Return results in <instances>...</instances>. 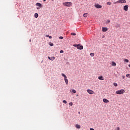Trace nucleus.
Instances as JSON below:
<instances>
[{
  "mask_svg": "<svg viewBox=\"0 0 130 130\" xmlns=\"http://www.w3.org/2000/svg\"><path fill=\"white\" fill-rule=\"evenodd\" d=\"M99 80H102V81L104 80V78L103 76H100L98 78Z\"/></svg>",
  "mask_w": 130,
  "mask_h": 130,
  "instance_id": "11",
  "label": "nucleus"
},
{
  "mask_svg": "<svg viewBox=\"0 0 130 130\" xmlns=\"http://www.w3.org/2000/svg\"><path fill=\"white\" fill-rule=\"evenodd\" d=\"M54 59H55V57L54 56L51 57L50 60H54Z\"/></svg>",
  "mask_w": 130,
  "mask_h": 130,
  "instance_id": "17",
  "label": "nucleus"
},
{
  "mask_svg": "<svg viewBox=\"0 0 130 130\" xmlns=\"http://www.w3.org/2000/svg\"><path fill=\"white\" fill-rule=\"evenodd\" d=\"M71 35H73V36H75L76 33H75V32H72V33L71 34Z\"/></svg>",
  "mask_w": 130,
  "mask_h": 130,
  "instance_id": "27",
  "label": "nucleus"
},
{
  "mask_svg": "<svg viewBox=\"0 0 130 130\" xmlns=\"http://www.w3.org/2000/svg\"><path fill=\"white\" fill-rule=\"evenodd\" d=\"M36 6H37V7H39L40 8H42V5L39 3H36Z\"/></svg>",
  "mask_w": 130,
  "mask_h": 130,
  "instance_id": "9",
  "label": "nucleus"
},
{
  "mask_svg": "<svg viewBox=\"0 0 130 130\" xmlns=\"http://www.w3.org/2000/svg\"><path fill=\"white\" fill-rule=\"evenodd\" d=\"M113 85H114V86H115V87H117V83H113Z\"/></svg>",
  "mask_w": 130,
  "mask_h": 130,
  "instance_id": "21",
  "label": "nucleus"
},
{
  "mask_svg": "<svg viewBox=\"0 0 130 130\" xmlns=\"http://www.w3.org/2000/svg\"><path fill=\"white\" fill-rule=\"evenodd\" d=\"M63 5L65 7H72L73 3L72 2H64L63 3Z\"/></svg>",
  "mask_w": 130,
  "mask_h": 130,
  "instance_id": "1",
  "label": "nucleus"
},
{
  "mask_svg": "<svg viewBox=\"0 0 130 130\" xmlns=\"http://www.w3.org/2000/svg\"><path fill=\"white\" fill-rule=\"evenodd\" d=\"M61 76H62V77H64L65 83H66V85H68L69 84V80H68V79H67V76L66 75H64V74H63V73L61 74Z\"/></svg>",
  "mask_w": 130,
  "mask_h": 130,
  "instance_id": "4",
  "label": "nucleus"
},
{
  "mask_svg": "<svg viewBox=\"0 0 130 130\" xmlns=\"http://www.w3.org/2000/svg\"><path fill=\"white\" fill-rule=\"evenodd\" d=\"M73 46H74V47H77V48L78 49H80V50H82V49L83 48V46L80 44L73 45Z\"/></svg>",
  "mask_w": 130,
  "mask_h": 130,
  "instance_id": "2",
  "label": "nucleus"
},
{
  "mask_svg": "<svg viewBox=\"0 0 130 130\" xmlns=\"http://www.w3.org/2000/svg\"><path fill=\"white\" fill-rule=\"evenodd\" d=\"M48 58H49V59H50V60L51 59V57H49V56L48 57Z\"/></svg>",
  "mask_w": 130,
  "mask_h": 130,
  "instance_id": "36",
  "label": "nucleus"
},
{
  "mask_svg": "<svg viewBox=\"0 0 130 130\" xmlns=\"http://www.w3.org/2000/svg\"><path fill=\"white\" fill-rule=\"evenodd\" d=\"M38 16H39L38 13H36L35 14V18H38Z\"/></svg>",
  "mask_w": 130,
  "mask_h": 130,
  "instance_id": "16",
  "label": "nucleus"
},
{
  "mask_svg": "<svg viewBox=\"0 0 130 130\" xmlns=\"http://www.w3.org/2000/svg\"><path fill=\"white\" fill-rule=\"evenodd\" d=\"M117 3L119 4H125L126 3V1L125 0H119Z\"/></svg>",
  "mask_w": 130,
  "mask_h": 130,
  "instance_id": "5",
  "label": "nucleus"
},
{
  "mask_svg": "<svg viewBox=\"0 0 130 130\" xmlns=\"http://www.w3.org/2000/svg\"><path fill=\"white\" fill-rule=\"evenodd\" d=\"M108 30V28L107 27H103L102 28V31L103 32H106Z\"/></svg>",
  "mask_w": 130,
  "mask_h": 130,
  "instance_id": "10",
  "label": "nucleus"
},
{
  "mask_svg": "<svg viewBox=\"0 0 130 130\" xmlns=\"http://www.w3.org/2000/svg\"><path fill=\"white\" fill-rule=\"evenodd\" d=\"M117 130H120V128H119V127H118L117 128H116Z\"/></svg>",
  "mask_w": 130,
  "mask_h": 130,
  "instance_id": "32",
  "label": "nucleus"
},
{
  "mask_svg": "<svg viewBox=\"0 0 130 130\" xmlns=\"http://www.w3.org/2000/svg\"><path fill=\"white\" fill-rule=\"evenodd\" d=\"M44 1V2H46V0H43Z\"/></svg>",
  "mask_w": 130,
  "mask_h": 130,
  "instance_id": "37",
  "label": "nucleus"
},
{
  "mask_svg": "<svg viewBox=\"0 0 130 130\" xmlns=\"http://www.w3.org/2000/svg\"><path fill=\"white\" fill-rule=\"evenodd\" d=\"M103 102L105 103H108L109 102V101L106 99H103Z\"/></svg>",
  "mask_w": 130,
  "mask_h": 130,
  "instance_id": "12",
  "label": "nucleus"
},
{
  "mask_svg": "<svg viewBox=\"0 0 130 130\" xmlns=\"http://www.w3.org/2000/svg\"><path fill=\"white\" fill-rule=\"evenodd\" d=\"M49 45H50V46H53V43L50 42Z\"/></svg>",
  "mask_w": 130,
  "mask_h": 130,
  "instance_id": "20",
  "label": "nucleus"
},
{
  "mask_svg": "<svg viewBox=\"0 0 130 130\" xmlns=\"http://www.w3.org/2000/svg\"><path fill=\"white\" fill-rule=\"evenodd\" d=\"M63 103H64V104H67V103H68V102H66V100H63Z\"/></svg>",
  "mask_w": 130,
  "mask_h": 130,
  "instance_id": "25",
  "label": "nucleus"
},
{
  "mask_svg": "<svg viewBox=\"0 0 130 130\" xmlns=\"http://www.w3.org/2000/svg\"><path fill=\"white\" fill-rule=\"evenodd\" d=\"M125 78V76H122V79H124Z\"/></svg>",
  "mask_w": 130,
  "mask_h": 130,
  "instance_id": "35",
  "label": "nucleus"
},
{
  "mask_svg": "<svg viewBox=\"0 0 130 130\" xmlns=\"http://www.w3.org/2000/svg\"><path fill=\"white\" fill-rule=\"evenodd\" d=\"M110 23V20H108L106 22V24H109Z\"/></svg>",
  "mask_w": 130,
  "mask_h": 130,
  "instance_id": "18",
  "label": "nucleus"
},
{
  "mask_svg": "<svg viewBox=\"0 0 130 130\" xmlns=\"http://www.w3.org/2000/svg\"><path fill=\"white\" fill-rule=\"evenodd\" d=\"M95 8H96V9H101L102 8V6L97 4L94 5Z\"/></svg>",
  "mask_w": 130,
  "mask_h": 130,
  "instance_id": "6",
  "label": "nucleus"
},
{
  "mask_svg": "<svg viewBox=\"0 0 130 130\" xmlns=\"http://www.w3.org/2000/svg\"><path fill=\"white\" fill-rule=\"evenodd\" d=\"M112 66L113 67H115L116 66V63H115L114 61L112 62Z\"/></svg>",
  "mask_w": 130,
  "mask_h": 130,
  "instance_id": "14",
  "label": "nucleus"
},
{
  "mask_svg": "<svg viewBox=\"0 0 130 130\" xmlns=\"http://www.w3.org/2000/svg\"><path fill=\"white\" fill-rule=\"evenodd\" d=\"M76 96H79V95L77 94Z\"/></svg>",
  "mask_w": 130,
  "mask_h": 130,
  "instance_id": "38",
  "label": "nucleus"
},
{
  "mask_svg": "<svg viewBox=\"0 0 130 130\" xmlns=\"http://www.w3.org/2000/svg\"><path fill=\"white\" fill-rule=\"evenodd\" d=\"M76 127L77 128H81V125H79V124H76Z\"/></svg>",
  "mask_w": 130,
  "mask_h": 130,
  "instance_id": "15",
  "label": "nucleus"
},
{
  "mask_svg": "<svg viewBox=\"0 0 130 130\" xmlns=\"http://www.w3.org/2000/svg\"><path fill=\"white\" fill-rule=\"evenodd\" d=\"M125 92V91L124 89H121L116 91V94H119V95H121Z\"/></svg>",
  "mask_w": 130,
  "mask_h": 130,
  "instance_id": "3",
  "label": "nucleus"
},
{
  "mask_svg": "<svg viewBox=\"0 0 130 130\" xmlns=\"http://www.w3.org/2000/svg\"><path fill=\"white\" fill-rule=\"evenodd\" d=\"M90 130H95V129H94V128H90Z\"/></svg>",
  "mask_w": 130,
  "mask_h": 130,
  "instance_id": "33",
  "label": "nucleus"
},
{
  "mask_svg": "<svg viewBox=\"0 0 130 130\" xmlns=\"http://www.w3.org/2000/svg\"><path fill=\"white\" fill-rule=\"evenodd\" d=\"M88 16H89V14L87 13H84L83 14V17H84V18H86V17H88Z\"/></svg>",
  "mask_w": 130,
  "mask_h": 130,
  "instance_id": "13",
  "label": "nucleus"
},
{
  "mask_svg": "<svg viewBox=\"0 0 130 130\" xmlns=\"http://www.w3.org/2000/svg\"><path fill=\"white\" fill-rule=\"evenodd\" d=\"M123 10L126 11H127L128 10V6L125 5V6H124Z\"/></svg>",
  "mask_w": 130,
  "mask_h": 130,
  "instance_id": "7",
  "label": "nucleus"
},
{
  "mask_svg": "<svg viewBox=\"0 0 130 130\" xmlns=\"http://www.w3.org/2000/svg\"><path fill=\"white\" fill-rule=\"evenodd\" d=\"M52 1H54V0H52Z\"/></svg>",
  "mask_w": 130,
  "mask_h": 130,
  "instance_id": "40",
  "label": "nucleus"
},
{
  "mask_svg": "<svg viewBox=\"0 0 130 130\" xmlns=\"http://www.w3.org/2000/svg\"><path fill=\"white\" fill-rule=\"evenodd\" d=\"M59 38V39H63V37H60Z\"/></svg>",
  "mask_w": 130,
  "mask_h": 130,
  "instance_id": "31",
  "label": "nucleus"
},
{
  "mask_svg": "<svg viewBox=\"0 0 130 130\" xmlns=\"http://www.w3.org/2000/svg\"><path fill=\"white\" fill-rule=\"evenodd\" d=\"M60 53H63V50H60Z\"/></svg>",
  "mask_w": 130,
  "mask_h": 130,
  "instance_id": "30",
  "label": "nucleus"
},
{
  "mask_svg": "<svg viewBox=\"0 0 130 130\" xmlns=\"http://www.w3.org/2000/svg\"><path fill=\"white\" fill-rule=\"evenodd\" d=\"M126 77L127 78H130V74H127V75H126Z\"/></svg>",
  "mask_w": 130,
  "mask_h": 130,
  "instance_id": "24",
  "label": "nucleus"
},
{
  "mask_svg": "<svg viewBox=\"0 0 130 130\" xmlns=\"http://www.w3.org/2000/svg\"><path fill=\"white\" fill-rule=\"evenodd\" d=\"M90 55L91 56H94V53H91L90 54Z\"/></svg>",
  "mask_w": 130,
  "mask_h": 130,
  "instance_id": "23",
  "label": "nucleus"
},
{
  "mask_svg": "<svg viewBox=\"0 0 130 130\" xmlns=\"http://www.w3.org/2000/svg\"><path fill=\"white\" fill-rule=\"evenodd\" d=\"M107 5H108V6H110V5H111V2H108L107 3Z\"/></svg>",
  "mask_w": 130,
  "mask_h": 130,
  "instance_id": "22",
  "label": "nucleus"
},
{
  "mask_svg": "<svg viewBox=\"0 0 130 130\" xmlns=\"http://www.w3.org/2000/svg\"><path fill=\"white\" fill-rule=\"evenodd\" d=\"M46 37H49V38L50 39H51V38H52V37L49 36V35H46Z\"/></svg>",
  "mask_w": 130,
  "mask_h": 130,
  "instance_id": "19",
  "label": "nucleus"
},
{
  "mask_svg": "<svg viewBox=\"0 0 130 130\" xmlns=\"http://www.w3.org/2000/svg\"><path fill=\"white\" fill-rule=\"evenodd\" d=\"M72 92H73V93H76V90L73 89V90H72Z\"/></svg>",
  "mask_w": 130,
  "mask_h": 130,
  "instance_id": "29",
  "label": "nucleus"
},
{
  "mask_svg": "<svg viewBox=\"0 0 130 130\" xmlns=\"http://www.w3.org/2000/svg\"><path fill=\"white\" fill-rule=\"evenodd\" d=\"M39 9H40L39 7H37V10H39Z\"/></svg>",
  "mask_w": 130,
  "mask_h": 130,
  "instance_id": "34",
  "label": "nucleus"
},
{
  "mask_svg": "<svg viewBox=\"0 0 130 130\" xmlns=\"http://www.w3.org/2000/svg\"><path fill=\"white\" fill-rule=\"evenodd\" d=\"M124 61H125V62H128V59H125L124 60Z\"/></svg>",
  "mask_w": 130,
  "mask_h": 130,
  "instance_id": "28",
  "label": "nucleus"
},
{
  "mask_svg": "<svg viewBox=\"0 0 130 130\" xmlns=\"http://www.w3.org/2000/svg\"><path fill=\"white\" fill-rule=\"evenodd\" d=\"M69 105H70V106H73V102H70V103H69Z\"/></svg>",
  "mask_w": 130,
  "mask_h": 130,
  "instance_id": "26",
  "label": "nucleus"
},
{
  "mask_svg": "<svg viewBox=\"0 0 130 130\" xmlns=\"http://www.w3.org/2000/svg\"><path fill=\"white\" fill-rule=\"evenodd\" d=\"M79 113L80 114V112H79Z\"/></svg>",
  "mask_w": 130,
  "mask_h": 130,
  "instance_id": "39",
  "label": "nucleus"
},
{
  "mask_svg": "<svg viewBox=\"0 0 130 130\" xmlns=\"http://www.w3.org/2000/svg\"><path fill=\"white\" fill-rule=\"evenodd\" d=\"M87 92H88L89 94H93V93H94V91H93L91 89H87Z\"/></svg>",
  "mask_w": 130,
  "mask_h": 130,
  "instance_id": "8",
  "label": "nucleus"
}]
</instances>
